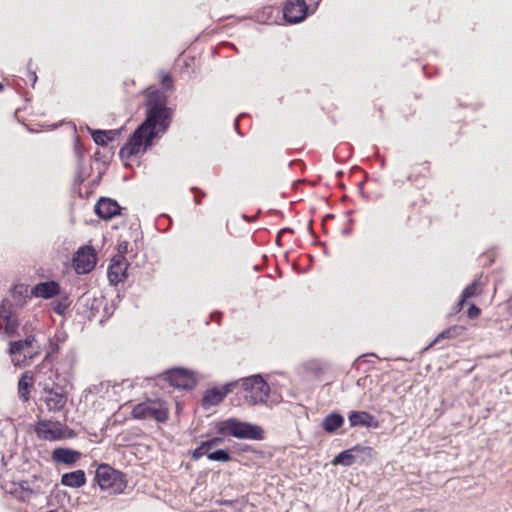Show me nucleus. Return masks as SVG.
Here are the masks:
<instances>
[{"instance_id":"obj_1","label":"nucleus","mask_w":512,"mask_h":512,"mask_svg":"<svg viewBox=\"0 0 512 512\" xmlns=\"http://www.w3.org/2000/svg\"><path fill=\"white\" fill-rule=\"evenodd\" d=\"M167 95L160 90L146 91V118L120 149L122 159H130L146 151L152 145L153 139L161 137L168 130L173 117V111L167 106Z\"/></svg>"},{"instance_id":"obj_2","label":"nucleus","mask_w":512,"mask_h":512,"mask_svg":"<svg viewBox=\"0 0 512 512\" xmlns=\"http://www.w3.org/2000/svg\"><path fill=\"white\" fill-rule=\"evenodd\" d=\"M38 385L42 388V400L50 411H60L67 402L65 385L59 380V374L50 363L42 364L36 373Z\"/></svg>"},{"instance_id":"obj_3","label":"nucleus","mask_w":512,"mask_h":512,"mask_svg":"<svg viewBox=\"0 0 512 512\" xmlns=\"http://www.w3.org/2000/svg\"><path fill=\"white\" fill-rule=\"evenodd\" d=\"M215 429L221 437H214L204 441L205 444H208L210 450L215 445L220 444L226 437L256 441L263 440L264 438V431L260 426L241 421L235 417L217 421L215 423Z\"/></svg>"},{"instance_id":"obj_4","label":"nucleus","mask_w":512,"mask_h":512,"mask_svg":"<svg viewBox=\"0 0 512 512\" xmlns=\"http://www.w3.org/2000/svg\"><path fill=\"white\" fill-rule=\"evenodd\" d=\"M95 478L101 490L113 495L122 494L127 487L125 475L107 464L98 466Z\"/></svg>"},{"instance_id":"obj_5","label":"nucleus","mask_w":512,"mask_h":512,"mask_svg":"<svg viewBox=\"0 0 512 512\" xmlns=\"http://www.w3.org/2000/svg\"><path fill=\"white\" fill-rule=\"evenodd\" d=\"M245 402L250 406L264 404L269 396L270 387L260 375L242 379Z\"/></svg>"},{"instance_id":"obj_6","label":"nucleus","mask_w":512,"mask_h":512,"mask_svg":"<svg viewBox=\"0 0 512 512\" xmlns=\"http://www.w3.org/2000/svg\"><path fill=\"white\" fill-rule=\"evenodd\" d=\"M35 337L27 335L24 340L10 343L9 353L12 356V362L15 366H27L29 361L37 354L34 347Z\"/></svg>"},{"instance_id":"obj_7","label":"nucleus","mask_w":512,"mask_h":512,"mask_svg":"<svg viewBox=\"0 0 512 512\" xmlns=\"http://www.w3.org/2000/svg\"><path fill=\"white\" fill-rule=\"evenodd\" d=\"M81 301L85 306L87 317L91 319H97L100 323H103L108 319L112 313V306H109L106 299L102 296H83Z\"/></svg>"},{"instance_id":"obj_8","label":"nucleus","mask_w":512,"mask_h":512,"mask_svg":"<svg viewBox=\"0 0 512 512\" xmlns=\"http://www.w3.org/2000/svg\"><path fill=\"white\" fill-rule=\"evenodd\" d=\"M36 433L39 438L47 441H57L72 437L69 429L60 422L40 421L36 426Z\"/></svg>"},{"instance_id":"obj_9","label":"nucleus","mask_w":512,"mask_h":512,"mask_svg":"<svg viewBox=\"0 0 512 512\" xmlns=\"http://www.w3.org/2000/svg\"><path fill=\"white\" fill-rule=\"evenodd\" d=\"M373 449L369 446L356 445L350 449L340 452L332 461L333 465L352 466L361 455L362 460L373 457Z\"/></svg>"},{"instance_id":"obj_10","label":"nucleus","mask_w":512,"mask_h":512,"mask_svg":"<svg viewBox=\"0 0 512 512\" xmlns=\"http://www.w3.org/2000/svg\"><path fill=\"white\" fill-rule=\"evenodd\" d=\"M132 414L138 419H155L165 422L168 419V409L156 403H141L134 407Z\"/></svg>"},{"instance_id":"obj_11","label":"nucleus","mask_w":512,"mask_h":512,"mask_svg":"<svg viewBox=\"0 0 512 512\" xmlns=\"http://www.w3.org/2000/svg\"><path fill=\"white\" fill-rule=\"evenodd\" d=\"M165 379L171 386L181 389H191L196 385L192 371L184 368H173L165 373Z\"/></svg>"},{"instance_id":"obj_12","label":"nucleus","mask_w":512,"mask_h":512,"mask_svg":"<svg viewBox=\"0 0 512 512\" xmlns=\"http://www.w3.org/2000/svg\"><path fill=\"white\" fill-rule=\"evenodd\" d=\"M73 263L78 274L89 273L96 265L94 249L91 246L80 247L75 253Z\"/></svg>"},{"instance_id":"obj_13","label":"nucleus","mask_w":512,"mask_h":512,"mask_svg":"<svg viewBox=\"0 0 512 512\" xmlns=\"http://www.w3.org/2000/svg\"><path fill=\"white\" fill-rule=\"evenodd\" d=\"M128 266L125 255H116L111 259L107 270V277L111 285L116 286L126 279Z\"/></svg>"},{"instance_id":"obj_14","label":"nucleus","mask_w":512,"mask_h":512,"mask_svg":"<svg viewBox=\"0 0 512 512\" xmlns=\"http://www.w3.org/2000/svg\"><path fill=\"white\" fill-rule=\"evenodd\" d=\"M307 5L305 0H289L283 8V15L287 22L298 23L305 19Z\"/></svg>"},{"instance_id":"obj_15","label":"nucleus","mask_w":512,"mask_h":512,"mask_svg":"<svg viewBox=\"0 0 512 512\" xmlns=\"http://www.w3.org/2000/svg\"><path fill=\"white\" fill-rule=\"evenodd\" d=\"M234 386L235 383H228L222 388L215 387L207 390L202 398V406L207 409L218 405L224 400L226 395L232 391Z\"/></svg>"},{"instance_id":"obj_16","label":"nucleus","mask_w":512,"mask_h":512,"mask_svg":"<svg viewBox=\"0 0 512 512\" xmlns=\"http://www.w3.org/2000/svg\"><path fill=\"white\" fill-rule=\"evenodd\" d=\"M95 213L104 220H109L120 213L119 204L110 198H101L95 205Z\"/></svg>"},{"instance_id":"obj_17","label":"nucleus","mask_w":512,"mask_h":512,"mask_svg":"<svg viewBox=\"0 0 512 512\" xmlns=\"http://www.w3.org/2000/svg\"><path fill=\"white\" fill-rule=\"evenodd\" d=\"M350 426H360L366 428L377 429L379 422L375 420L374 416L366 411H352L348 416Z\"/></svg>"},{"instance_id":"obj_18","label":"nucleus","mask_w":512,"mask_h":512,"mask_svg":"<svg viewBox=\"0 0 512 512\" xmlns=\"http://www.w3.org/2000/svg\"><path fill=\"white\" fill-rule=\"evenodd\" d=\"M60 286L56 281L40 282L35 285L30 293L31 296L43 299H49L59 294Z\"/></svg>"},{"instance_id":"obj_19","label":"nucleus","mask_w":512,"mask_h":512,"mask_svg":"<svg viewBox=\"0 0 512 512\" xmlns=\"http://www.w3.org/2000/svg\"><path fill=\"white\" fill-rule=\"evenodd\" d=\"M81 458L79 451L69 448H56L52 452V460L56 463L72 465Z\"/></svg>"},{"instance_id":"obj_20","label":"nucleus","mask_w":512,"mask_h":512,"mask_svg":"<svg viewBox=\"0 0 512 512\" xmlns=\"http://www.w3.org/2000/svg\"><path fill=\"white\" fill-rule=\"evenodd\" d=\"M0 318L5 322V332L7 334H13L18 327V322L14 317L10 304L3 301L0 305Z\"/></svg>"},{"instance_id":"obj_21","label":"nucleus","mask_w":512,"mask_h":512,"mask_svg":"<svg viewBox=\"0 0 512 512\" xmlns=\"http://www.w3.org/2000/svg\"><path fill=\"white\" fill-rule=\"evenodd\" d=\"M61 484L70 488H80L86 484V475L83 470L65 473L61 477Z\"/></svg>"},{"instance_id":"obj_22","label":"nucleus","mask_w":512,"mask_h":512,"mask_svg":"<svg viewBox=\"0 0 512 512\" xmlns=\"http://www.w3.org/2000/svg\"><path fill=\"white\" fill-rule=\"evenodd\" d=\"M344 424V417L337 412H333L325 416L322 420L321 427L327 433H334Z\"/></svg>"},{"instance_id":"obj_23","label":"nucleus","mask_w":512,"mask_h":512,"mask_svg":"<svg viewBox=\"0 0 512 512\" xmlns=\"http://www.w3.org/2000/svg\"><path fill=\"white\" fill-rule=\"evenodd\" d=\"M33 383L34 378L29 372H25L18 381V395L24 402H27L30 398Z\"/></svg>"},{"instance_id":"obj_24","label":"nucleus","mask_w":512,"mask_h":512,"mask_svg":"<svg viewBox=\"0 0 512 512\" xmlns=\"http://www.w3.org/2000/svg\"><path fill=\"white\" fill-rule=\"evenodd\" d=\"M120 134L119 130H93L91 131L92 138L97 145L105 146L108 142L113 141L117 135Z\"/></svg>"},{"instance_id":"obj_25","label":"nucleus","mask_w":512,"mask_h":512,"mask_svg":"<svg viewBox=\"0 0 512 512\" xmlns=\"http://www.w3.org/2000/svg\"><path fill=\"white\" fill-rule=\"evenodd\" d=\"M485 285L482 275L475 278L462 292L463 298L469 299L480 293V287Z\"/></svg>"},{"instance_id":"obj_26","label":"nucleus","mask_w":512,"mask_h":512,"mask_svg":"<svg viewBox=\"0 0 512 512\" xmlns=\"http://www.w3.org/2000/svg\"><path fill=\"white\" fill-rule=\"evenodd\" d=\"M208 459L217 462H228L231 460L230 453L225 449H218L215 451H209Z\"/></svg>"},{"instance_id":"obj_27","label":"nucleus","mask_w":512,"mask_h":512,"mask_svg":"<svg viewBox=\"0 0 512 512\" xmlns=\"http://www.w3.org/2000/svg\"><path fill=\"white\" fill-rule=\"evenodd\" d=\"M458 329H459V327L453 326V327H449L446 330L442 331L441 333L438 334V336L434 339V341L430 344V346H432L434 343L440 341L441 339H450V338L455 337L457 335Z\"/></svg>"},{"instance_id":"obj_28","label":"nucleus","mask_w":512,"mask_h":512,"mask_svg":"<svg viewBox=\"0 0 512 512\" xmlns=\"http://www.w3.org/2000/svg\"><path fill=\"white\" fill-rule=\"evenodd\" d=\"M210 449L208 448V444H205L203 441L193 452L192 459L198 460L202 456L206 455L208 457Z\"/></svg>"},{"instance_id":"obj_29","label":"nucleus","mask_w":512,"mask_h":512,"mask_svg":"<svg viewBox=\"0 0 512 512\" xmlns=\"http://www.w3.org/2000/svg\"><path fill=\"white\" fill-rule=\"evenodd\" d=\"M87 177V173L82 169V167L79 165L77 175L75 177V182L78 184H81Z\"/></svg>"},{"instance_id":"obj_30","label":"nucleus","mask_w":512,"mask_h":512,"mask_svg":"<svg viewBox=\"0 0 512 512\" xmlns=\"http://www.w3.org/2000/svg\"><path fill=\"white\" fill-rule=\"evenodd\" d=\"M479 314L480 309L476 305L472 304L468 309V317L473 319L476 318Z\"/></svg>"},{"instance_id":"obj_31","label":"nucleus","mask_w":512,"mask_h":512,"mask_svg":"<svg viewBox=\"0 0 512 512\" xmlns=\"http://www.w3.org/2000/svg\"><path fill=\"white\" fill-rule=\"evenodd\" d=\"M161 81L166 89H170L172 87V79L169 75L163 74Z\"/></svg>"},{"instance_id":"obj_32","label":"nucleus","mask_w":512,"mask_h":512,"mask_svg":"<svg viewBox=\"0 0 512 512\" xmlns=\"http://www.w3.org/2000/svg\"><path fill=\"white\" fill-rule=\"evenodd\" d=\"M466 298H463V296L461 295L460 296V299L458 301V303L456 304V307H455V311L456 312H459L462 310L463 306H464V303L466 302Z\"/></svg>"},{"instance_id":"obj_33","label":"nucleus","mask_w":512,"mask_h":512,"mask_svg":"<svg viewBox=\"0 0 512 512\" xmlns=\"http://www.w3.org/2000/svg\"><path fill=\"white\" fill-rule=\"evenodd\" d=\"M15 293L23 294L28 292V287L24 285H19L14 288Z\"/></svg>"},{"instance_id":"obj_34","label":"nucleus","mask_w":512,"mask_h":512,"mask_svg":"<svg viewBox=\"0 0 512 512\" xmlns=\"http://www.w3.org/2000/svg\"><path fill=\"white\" fill-rule=\"evenodd\" d=\"M28 78H29V80H31V81H32V86H34V85H35V83H36V81H37V75H36V73H35L34 71H30V72L28 73Z\"/></svg>"},{"instance_id":"obj_35","label":"nucleus","mask_w":512,"mask_h":512,"mask_svg":"<svg viewBox=\"0 0 512 512\" xmlns=\"http://www.w3.org/2000/svg\"><path fill=\"white\" fill-rule=\"evenodd\" d=\"M127 251V243L119 245V254L118 255H124Z\"/></svg>"},{"instance_id":"obj_36","label":"nucleus","mask_w":512,"mask_h":512,"mask_svg":"<svg viewBox=\"0 0 512 512\" xmlns=\"http://www.w3.org/2000/svg\"><path fill=\"white\" fill-rule=\"evenodd\" d=\"M292 230L290 228H284L282 230H280V232L278 233L277 235V243H279V240H280V237L283 233H286V232H291Z\"/></svg>"},{"instance_id":"obj_37","label":"nucleus","mask_w":512,"mask_h":512,"mask_svg":"<svg viewBox=\"0 0 512 512\" xmlns=\"http://www.w3.org/2000/svg\"><path fill=\"white\" fill-rule=\"evenodd\" d=\"M203 196H204V193H201V196L196 195V196H195V202H196L197 204H200V202H201V197H203Z\"/></svg>"},{"instance_id":"obj_38","label":"nucleus","mask_w":512,"mask_h":512,"mask_svg":"<svg viewBox=\"0 0 512 512\" xmlns=\"http://www.w3.org/2000/svg\"><path fill=\"white\" fill-rule=\"evenodd\" d=\"M239 118H240V116H239L238 118H236L235 123H234L235 128H236L237 130H238Z\"/></svg>"},{"instance_id":"obj_39","label":"nucleus","mask_w":512,"mask_h":512,"mask_svg":"<svg viewBox=\"0 0 512 512\" xmlns=\"http://www.w3.org/2000/svg\"><path fill=\"white\" fill-rule=\"evenodd\" d=\"M55 311H56L57 313H59V314H61V313H62V310H61L60 305L55 309Z\"/></svg>"},{"instance_id":"obj_40","label":"nucleus","mask_w":512,"mask_h":512,"mask_svg":"<svg viewBox=\"0 0 512 512\" xmlns=\"http://www.w3.org/2000/svg\"><path fill=\"white\" fill-rule=\"evenodd\" d=\"M350 233V230L349 229H344L343 230V234H349Z\"/></svg>"},{"instance_id":"obj_41","label":"nucleus","mask_w":512,"mask_h":512,"mask_svg":"<svg viewBox=\"0 0 512 512\" xmlns=\"http://www.w3.org/2000/svg\"><path fill=\"white\" fill-rule=\"evenodd\" d=\"M3 90V85L0 83V92Z\"/></svg>"},{"instance_id":"obj_42","label":"nucleus","mask_w":512,"mask_h":512,"mask_svg":"<svg viewBox=\"0 0 512 512\" xmlns=\"http://www.w3.org/2000/svg\"><path fill=\"white\" fill-rule=\"evenodd\" d=\"M47 512H57V511H56V510H49V511H47Z\"/></svg>"}]
</instances>
